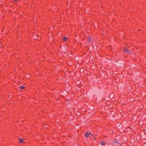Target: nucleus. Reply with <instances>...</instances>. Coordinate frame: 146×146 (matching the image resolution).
<instances>
[{
    "mask_svg": "<svg viewBox=\"0 0 146 146\" xmlns=\"http://www.w3.org/2000/svg\"><path fill=\"white\" fill-rule=\"evenodd\" d=\"M123 51L125 52L129 53L130 52L128 49L126 47H124L123 49Z\"/></svg>",
    "mask_w": 146,
    "mask_h": 146,
    "instance_id": "f257e3e1",
    "label": "nucleus"
},
{
    "mask_svg": "<svg viewBox=\"0 0 146 146\" xmlns=\"http://www.w3.org/2000/svg\"><path fill=\"white\" fill-rule=\"evenodd\" d=\"M66 39L67 38L66 37H65L63 38V39L65 41H66Z\"/></svg>",
    "mask_w": 146,
    "mask_h": 146,
    "instance_id": "6e6552de",
    "label": "nucleus"
},
{
    "mask_svg": "<svg viewBox=\"0 0 146 146\" xmlns=\"http://www.w3.org/2000/svg\"><path fill=\"white\" fill-rule=\"evenodd\" d=\"M24 88V87L22 86H21L20 87V88L21 89H23Z\"/></svg>",
    "mask_w": 146,
    "mask_h": 146,
    "instance_id": "0eeeda50",
    "label": "nucleus"
},
{
    "mask_svg": "<svg viewBox=\"0 0 146 146\" xmlns=\"http://www.w3.org/2000/svg\"><path fill=\"white\" fill-rule=\"evenodd\" d=\"M19 141H20V142L22 143L23 142V140L22 139H19Z\"/></svg>",
    "mask_w": 146,
    "mask_h": 146,
    "instance_id": "39448f33",
    "label": "nucleus"
},
{
    "mask_svg": "<svg viewBox=\"0 0 146 146\" xmlns=\"http://www.w3.org/2000/svg\"><path fill=\"white\" fill-rule=\"evenodd\" d=\"M100 144L102 145H105V143L103 141H100Z\"/></svg>",
    "mask_w": 146,
    "mask_h": 146,
    "instance_id": "7ed1b4c3",
    "label": "nucleus"
},
{
    "mask_svg": "<svg viewBox=\"0 0 146 146\" xmlns=\"http://www.w3.org/2000/svg\"><path fill=\"white\" fill-rule=\"evenodd\" d=\"M89 135H92L91 133L87 132L85 133V136L86 137H89Z\"/></svg>",
    "mask_w": 146,
    "mask_h": 146,
    "instance_id": "f03ea898",
    "label": "nucleus"
},
{
    "mask_svg": "<svg viewBox=\"0 0 146 146\" xmlns=\"http://www.w3.org/2000/svg\"><path fill=\"white\" fill-rule=\"evenodd\" d=\"M88 40L89 41L91 42V41L92 40L91 38V37L89 38L88 39Z\"/></svg>",
    "mask_w": 146,
    "mask_h": 146,
    "instance_id": "423d86ee",
    "label": "nucleus"
},
{
    "mask_svg": "<svg viewBox=\"0 0 146 146\" xmlns=\"http://www.w3.org/2000/svg\"><path fill=\"white\" fill-rule=\"evenodd\" d=\"M118 143L116 141L113 142V143H112V144L114 146H115L116 144V143Z\"/></svg>",
    "mask_w": 146,
    "mask_h": 146,
    "instance_id": "20e7f679",
    "label": "nucleus"
}]
</instances>
